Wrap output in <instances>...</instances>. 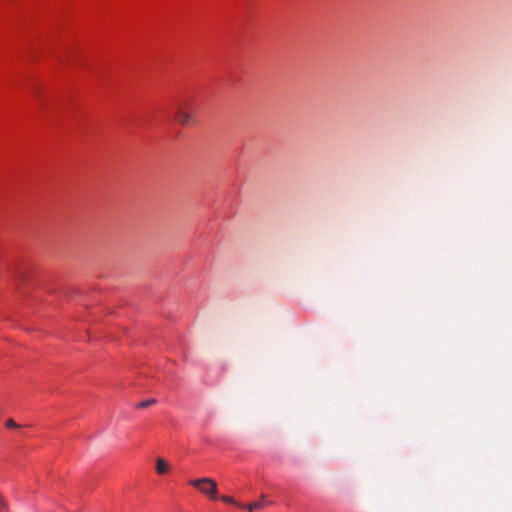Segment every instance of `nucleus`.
<instances>
[{
  "label": "nucleus",
  "mask_w": 512,
  "mask_h": 512,
  "mask_svg": "<svg viewBox=\"0 0 512 512\" xmlns=\"http://www.w3.org/2000/svg\"><path fill=\"white\" fill-rule=\"evenodd\" d=\"M5 426L10 429H20L21 426L17 424L13 419H8L5 423Z\"/></svg>",
  "instance_id": "obj_6"
},
{
  "label": "nucleus",
  "mask_w": 512,
  "mask_h": 512,
  "mask_svg": "<svg viewBox=\"0 0 512 512\" xmlns=\"http://www.w3.org/2000/svg\"><path fill=\"white\" fill-rule=\"evenodd\" d=\"M271 504H272V502L266 500L265 495L262 494L260 501H257V502L251 503V504H247L245 507L249 510V512H253V510L261 509V508H263L265 506H269Z\"/></svg>",
  "instance_id": "obj_3"
},
{
  "label": "nucleus",
  "mask_w": 512,
  "mask_h": 512,
  "mask_svg": "<svg viewBox=\"0 0 512 512\" xmlns=\"http://www.w3.org/2000/svg\"><path fill=\"white\" fill-rule=\"evenodd\" d=\"M7 504L4 498L0 495V512H2L4 509H6Z\"/></svg>",
  "instance_id": "obj_8"
},
{
  "label": "nucleus",
  "mask_w": 512,
  "mask_h": 512,
  "mask_svg": "<svg viewBox=\"0 0 512 512\" xmlns=\"http://www.w3.org/2000/svg\"><path fill=\"white\" fill-rule=\"evenodd\" d=\"M188 483L198 489L201 493L207 495L210 499L217 498V483L212 478L203 477L196 480H189Z\"/></svg>",
  "instance_id": "obj_2"
},
{
  "label": "nucleus",
  "mask_w": 512,
  "mask_h": 512,
  "mask_svg": "<svg viewBox=\"0 0 512 512\" xmlns=\"http://www.w3.org/2000/svg\"><path fill=\"white\" fill-rule=\"evenodd\" d=\"M220 499L225 503L232 504L238 507H243L238 501H236L234 498L230 496H221Z\"/></svg>",
  "instance_id": "obj_5"
},
{
  "label": "nucleus",
  "mask_w": 512,
  "mask_h": 512,
  "mask_svg": "<svg viewBox=\"0 0 512 512\" xmlns=\"http://www.w3.org/2000/svg\"><path fill=\"white\" fill-rule=\"evenodd\" d=\"M191 104L188 102H179L175 105L173 111V119L181 126L196 125L197 120L190 112Z\"/></svg>",
  "instance_id": "obj_1"
},
{
  "label": "nucleus",
  "mask_w": 512,
  "mask_h": 512,
  "mask_svg": "<svg viewBox=\"0 0 512 512\" xmlns=\"http://www.w3.org/2000/svg\"><path fill=\"white\" fill-rule=\"evenodd\" d=\"M156 402L155 399H149V400H146V401H142L138 404V408H147L149 407L150 405L154 404Z\"/></svg>",
  "instance_id": "obj_7"
},
{
  "label": "nucleus",
  "mask_w": 512,
  "mask_h": 512,
  "mask_svg": "<svg viewBox=\"0 0 512 512\" xmlns=\"http://www.w3.org/2000/svg\"><path fill=\"white\" fill-rule=\"evenodd\" d=\"M156 471L158 474H164L168 472V465L167 462L162 459L158 458L156 461Z\"/></svg>",
  "instance_id": "obj_4"
}]
</instances>
